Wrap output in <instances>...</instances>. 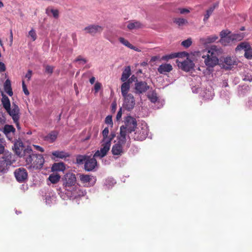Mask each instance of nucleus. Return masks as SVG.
<instances>
[{"label":"nucleus","instance_id":"nucleus-50","mask_svg":"<svg viewBox=\"0 0 252 252\" xmlns=\"http://www.w3.org/2000/svg\"><path fill=\"white\" fill-rule=\"evenodd\" d=\"M105 122L106 124H107L108 125H112L113 124L112 116H107L105 118Z\"/></svg>","mask_w":252,"mask_h":252},{"label":"nucleus","instance_id":"nucleus-27","mask_svg":"<svg viewBox=\"0 0 252 252\" xmlns=\"http://www.w3.org/2000/svg\"><path fill=\"white\" fill-rule=\"evenodd\" d=\"M58 132L52 131L44 137V140L49 143H53L57 139Z\"/></svg>","mask_w":252,"mask_h":252},{"label":"nucleus","instance_id":"nucleus-24","mask_svg":"<svg viewBox=\"0 0 252 252\" xmlns=\"http://www.w3.org/2000/svg\"><path fill=\"white\" fill-rule=\"evenodd\" d=\"M218 37L216 35L208 36L200 39V42L203 44H207L215 42Z\"/></svg>","mask_w":252,"mask_h":252},{"label":"nucleus","instance_id":"nucleus-23","mask_svg":"<svg viewBox=\"0 0 252 252\" xmlns=\"http://www.w3.org/2000/svg\"><path fill=\"white\" fill-rule=\"evenodd\" d=\"M224 63L226 68H231L233 65L237 63L236 60L234 57H227L224 59Z\"/></svg>","mask_w":252,"mask_h":252},{"label":"nucleus","instance_id":"nucleus-5","mask_svg":"<svg viewBox=\"0 0 252 252\" xmlns=\"http://www.w3.org/2000/svg\"><path fill=\"white\" fill-rule=\"evenodd\" d=\"M128 132L126 130H125V128L123 126L120 127V132L119 135L118 136V142L117 143L126 146V148L129 146V137L127 135Z\"/></svg>","mask_w":252,"mask_h":252},{"label":"nucleus","instance_id":"nucleus-16","mask_svg":"<svg viewBox=\"0 0 252 252\" xmlns=\"http://www.w3.org/2000/svg\"><path fill=\"white\" fill-rule=\"evenodd\" d=\"M149 88L145 82H137L135 84V90L136 94H142L146 92Z\"/></svg>","mask_w":252,"mask_h":252},{"label":"nucleus","instance_id":"nucleus-34","mask_svg":"<svg viewBox=\"0 0 252 252\" xmlns=\"http://www.w3.org/2000/svg\"><path fill=\"white\" fill-rule=\"evenodd\" d=\"M220 42L223 45L226 46L229 44H231L233 42V40L231 39V34L228 35L225 38L220 39Z\"/></svg>","mask_w":252,"mask_h":252},{"label":"nucleus","instance_id":"nucleus-21","mask_svg":"<svg viewBox=\"0 0 252 252\" xmlns=\"http://www.w3.org/2000/svg\"><path fill=\"white\" fill-rule=\"evenodd\" d=\"M86 194V191L83 189H80V187L78 185L77 186L75 189H74L72 191H71L70 194L68 195H70L72 197L76 198L78 197H81Z\"/></svg>","mask_w":252,"mask_h":252},{"label":"nucleus","instance_id":"nucleus-13","mask_svg":"<svg viewBox=\"0 0 252 252\" xmlns=\"http://www.w3.org/2000/svg\"><path fill=\"white\" fill-rule=\"evenodd\" d=\"M6 111L12 117L14 122L17 123L19 119V109L18 106L15 104L13 103L12 108L9 107Z\"/></svg>","mask_w":252,"mask_h":252},{"label":"nucleus","instance_id":"nucleus-2","mask_svg":"<svg viewBox=\"0 0 252 252\" xmlns=\"http://www.w3.org/2000/svg\"><path fill=\"white\" fill-rule=\"evenodd\" d=\"M220 53V49L215 45L211 46L207 51V54L204 55V63L208 67H214L218 63V56Z\"/></svg>","mask_w":252,"mask_h":252},{"label":"nucleus","instance_id":"nucleus-60","mask_svg":"<svg viewBox=\"0 0 252 252\" xmlns=\"http://www.w3.org/2000/svg\"><path fill=\"white\" fill-rule=\"evenodd\" d=\"M5 122L4 117L2 113L0 112V124H3Z\"/></svg>","mask_w":252,"mask_h":252},{"label":"nucleus","instance_id":"nucleus-30","mask_svg":"<svg viewBox=\"0 0 252 252\" xmlns=\"http://www.w3.org/2000/svg\"><path fill=\"white\" fill-rule=\"evenodd\" d=\"M2 99H1V102L3 105V107L4 108V109L6 110L9 109V107H10V100L8 98V97L3 95V94H2Z\"/></svg>","mask_w":252,"mask_h":252},{"label":"nucleus","instance_id":"nucleus-1","mask_svg":"<svg viewBox=\"0 0 252 252\" xmlns=\"http://www.w3.org/2000/svg\"><path fill=\"white\" fill-rule=\"evenodd\" d=\"M26 166L30 170L40 169L44 163V158L42 155L34 154L30 147H27L25 151Z\"/></svg>","mask_w":252,"mask_h":252},{"label":"nucleus","instance_id":"nucleus-10","mask_svg":"<svg viewBox=\"0 0 252 252\" xmlns=\"http://www.w3.org/2000/svg\"><path fill=\"white\" fill-rule=\"evenodd\" d=\"M79 178L85 186L91 187L93 186L95 183L96 179L93 176L88 175L80 174Z\"/></svg>","mask_w":252,"mask_h":252},{"label":"nucleus","instance_id":"nucleus-49","mask_svg":"<svg viewBox=\"0 0 252 252\" xmlns=\"http://www.w3.org/2000/svg\"><path fill=\"white\" fill-rule=\"evenodd\" d=\"M102 87L101 84L99 82H97L95 83L94 86V90L95 93H97L98 91L101 89Z\"/></svg>","mask_w":252,"mask_h":252},{"label":"nucleus","instance_id":"nucleus-26","mask_svg":"<svg viewBox=\"0 0 252 252\" xmlns=\"http://www.w3.org/2000/svg\"><path fill=\"white\" fill-rule=\"evenodd\" d=\"M130 89L129 82H124L121 86V93L123 96L129 95L128 91Z\"/></svg>","mask_w":252,"mask_h":252},{"label":"nucleus","instance_id":"nucleus-6","mask_svg":"<svg viewBox=\"0 0 252 252\" xmlns=\"http://www.w3.org/2000/svg\"><path fill=\"white\" fill-rule=\"evenodd\" d=\"M125 126H122L125 128V130H126L128 133H131L135 131L136 129L137 122L135 118L127 116L125 119Z\"/></svg>","mask_w":252,"mask_h":252},{"label":"nucleus","instance_id":"nucleus-20","mask_svg":"<svg viewBox=\"0 0 252 252\" xmlns=\"http://www.w3.org/2000/svg\"><path fill=\"white\" fill-rule=\"evenodd\" d=\"M125 146L118 143L114 144L112 148V153L114 156H120L124 152Z\"/></svg>","mask_w":252,"mask_h":252},{"label":"nucleus","instance_id":"nucleus-39","mask_svg":"<svg viewBox=\"0 0 252 252\" xmlns=\"http://www.w3.org/2000/svg\"><path fill=\"white\" fill-rule=\"evenodd\" d=\"M7 171V166L4 161L0 160V175L4 174Z\"/></svg>","mask_w":252,"mask_h":252},{"label":"nucleus","instance_id":"nucleus-11","mask_svg":"<svg viewBox=\"0 0 252 252\" xmlns=\"http://www.w3.org/2000/svg\"><path fill=\"white\" fill-rule=\"evenodd\" d=\"M13 149L15 154L19 157H24L25 158V151L27 148H25L23 142L21 141H17L15 142Z\"/></svg>","mask_w":252,"mask_h":252},{"label":"nucleus","instance_id":"nucleus-45","mask_svg":"<svg viewBox=\"0 0 252 252\" xmlns=\"http://www.w3.org/2000/svg\"><path fill=\"white\" fill-rule=\"evenodd\" d=\"M245 56L248 59H252V48L249 47L248 49L246 50L245 52Z\"/></svg>","mask_w":252,"mask_h":252},{"label":"nucleus","instance_id":"nucleus-62","mask_svg":"<svg viewBox=\"0 0 252 252\" xmlns=\"http://www.w3.org/2000/svg\"><path fill=\"white\" fill-rule=\"evenodd\" d=\"M10 43L9 45L11 46L12 45L13 43V33L12 30H10Z\"/></svg>","mask_w":252,"mask_h":252},{"label":"nucleus","instance_id":"nucleus-57","mask_svg":"<svg viewBox=\"0 0 252 252\" xmlns=\"http://www.w3.org/2000/svg\"><path fill=\"white\" fill-rule=\"evenodd\" d=\"M33 146L35 148V149H36V150L40 151L41 152H44V149L41 147L38 146V145H33Z\"/></svg>","mask_w":252,"mask_h":252},{"label":"nucleus","instance_id":"nucleus-15","mask_svg":"<svg viewBox=\"0 0 252 252\" xmlns=\"http://www.w3.org/2000/svg\"><path fill=\"white\" fill-rule=\"evenodd\" d=\"M94 156L93 158L88 157L85 162V169L88 171H92L97 166V161Z\"/></svg>","mask_w":252,"mask_h":252},{"label":"nucleus","instance_id":"nucleus-59","mask_svg":"<svg viewBox=\"0 0 252 252\" xmlns=\"http://www.w3.org/2000/svg\"><path fill=\"white\" fill-rule=\"evenodd\" d=\"M5 69V65L3 63L0 62V72L4 71Z\"/></svg>","mask_w":252,"mask_h":252},{"label":"nucleus","instance_id":"nucleus-48","mask_svg":"<svg viewBox=\"0 0 252 252\" xmlns=\"http://www.w3.org/2000/svg\"><path fill=\"white\" fill-rule=\"evenodd\" d=\"M229 35V32L228 31H222L220 33V39L225 38Z\"/></svg>","mask_w":252,"mask_h":252},{"label":"nucleus","instance_id":"nucleus-17","mask_svg":"<svg viewBox=\"0 0 252 252\" xmlns=\"http://www.w3.org/2000/svg\"><path fill=\"white\" fill-rule=\"evenodd\" d=\"M15 128L12 126L6 125L3 128V132L5 135L8 140L12 139L14 134Z\"/></svg>","mask_w":252,"mask_h":252},{"label":"nucleus","instance_id":"nucleus-51","mask_svg":"<svg viewBox=\"0 0 252 252\" xmlns=\"http://www.w3.org/2000/svg\"><path fill=\"white\" fill-rule=\"evenodd\" d=\"M116 183L114 180L112 179H108L106 181V184L107 186H113Z\"/></svg>","mask_w":252,"mask_h":252},{"label":"nucleus","instance_id":"nucleus-3","mask_svg":"<svg viewBox=\"0 0 252 252\" xmlns=\"http://www.w3.org/2000/svg\"><path fill=\"white\" fill-rule=\"evenodd\" d=\"M63 180V187L67 191L66 193L68 195L78 185L76 184L75 176L72 173H67L64 175Z\"/></svg>","mask_w":252,"mask_h":252},{"label":"nucleus","instance_id":"nucleus-36","mask_svg":"<svg viewBox=\"0 0 252 252\" xmlns=\"http://www.w3.org/2000/svg\"><path fill=\"white\" fill-rule=\"evenodd\" d=\"M27 37L31 39L32 41H34L37 38V34L36 31L33 29H32L28 32Z\"/></svg>","mask_w":252,"mask_h":252},{"label":"nucleus","instance_id":"nucleus-56","mask_svg":"<svg viewBox=\"0 0 252 252\" xmlns=\"http://www.w3.org/2000/svg\"><path fill=\"white\" fill-rule=\"evenodd\" d=\"M179 10L180 13L182 14L187 13L189 12V10L186 8H181V9H179Z\"/></svg>","mask_w":252,"mask_h":252},{"label":"nucleus","instance_id":"nucleus-58","mask_svg":"<svg viewBox=\"0 0 252 252\" xmlns=\"http://www.w3.org/2000/svg\"><path fill=\"white\" fill-rule=\"evenodd\" d=\"M122 108H120L117 114V116H116V119L117 120H119L121 119V118L122 117Z\"/></svg>","mask_w":252,"mask_h":252},{"label":"nucleus","instance_id":"nucleus-52","mask_svg":"<svg viewBox=\"0 0 252 252\" xmlns=\"http://www.w3.org/2000/svg\"><path fill=\"white\" fill-rule=\"evenodd\" d=\"M22 88H23V92H24V94L27 95H29V92L27 88V87H26L24 81H23V82H22Z\"/></svg>","mask_w":252,"mask_h":252},{"label":"nucleus","instance_id":"nucleus-38","mask_svg":"<svg viewBox=\"0 0 252 252\" xmlns=\"http://www.w3.org/2000/svg\"><path fill=\"white\" fill-rule=\"evenodd\" d=\"M249 47V46L248 44H247L245 42H242L240 43L236 48L235 50L236 51H240L241 50H244L246 52V50L248 49V48Z\"/></svg>","mask_w":252,"mask_h":252},{"label":"nucleus","instance_id":"nucleus-22","mask_svg":"<svg viewBox=\"0 0 252 252\" xmlns=\"http://www.w3.org/2000/svg\"><path fill=\"white\" fill-rule=\"evenodd\" d=\"M127 28L129 30H136L143 27V25L136 21H130L127 23Z\"/></svg>","mask_w":252,"mask_h":252},{"label":"nucleus","instance_id":"nucleus-25","mask_svg":"<svg viewBox=\"0 0 252 252\" xmlns=\"http://www.w3.org/2000/svg\"><path fill=\"white\" fill-rule=\"evenodd\" d=\"M52 154L55 158L62 159L65 158L69 156V154L68 153H66L63 151H54L52 152Z\"/></svg>","mask_w":252,"mask_h":252},{"label":"nucleus","instance_id":"nucleus-46","mask_svg":"<svg viewBox=\"0 0 252 252\" xmlns=\"http://www.w3.org/2000/svg\"><path fill=\"white\" fill-rule=\"evenodd\" d=\"M191 43H192V41H191V39L189 38V39H188L187 40H185L183 41L182 42L181 44L184 47H185L186 48H188V47H189L191 45Z\"/></svg>","mask_w":252,"mask_h":252},{"label":"nucleus","instance_id":"nucleus-42","mask_svg":"<svg viewBox=\"0 0 252 252\" xmlns=\"http://www.w3.org/2000/svg\"><path fill=\"white\" fill-rule=\"evenodd\" d=\"M109 134V129L108 127H105L102 131V135L103 139L102 141L110 142V139H108Z\"/></svg>","mask_w":252,"mask_h":252},{"label":"nucleus","instance_id":"nucleus-43","mask_svg":"<svg viewBox=\"0 0 252 252\" xmlns=\"http://www.w3.org/2000/svg\"><path fill=\"white\" fill-rule=\"evenodd\" d=\"M174 22L178 24L179 26H182L186 23H187V20L184 18H176L174 20Z\"/></svg>","mask_w":252,"mask_h":252},{"label":"nucleus","instance_id":"nucleus-31","mask_svg":"<svg viewBox=\"0 0 252 252\" xmlns=\"http://www.w3.org/2000/svg\"><path fill=\"white\" fill-rule=\"evenodd\" d=\"M53 171H63L65 169V166L63 162L54 163L52 168Z\"/></svg>","mask_w":252,"mask_h":252},{"label":"nucleus","instance_id":"nucleus-64","mask_svg":"<svg viewBox=\"0 0 252 252\" xmlns=\"http://www.w3.org/2000/svg\"><path fill=\"white\" fill-rule=\"evenodd\" d=\"M136 79V77L134 75H132L130 78L128 79V80L126 82H129V84L131 83L132 81H134L135 79Z\"/></svg>","mask_w":252,"mask_h":252},{"label":"nucleus","instance_id":"nucleus-61","mask_svg":"<svg viewBox=\"0 0 252 252\" xmlns=\"http://www.w3.org/2000/svg\"><path fill=\"white\" fill-rule=\"evenodd\" d=\"M5 152L4 145L0 143V154H3Z\"/></svg>","mask_w":252,"mask_h":252},{"label":"nucleus","instance_id":"nucleus-41","mask_svg":"<svg viewBox=\"0 0 252 252\" xmlns=\"http://www.w3.org/2000/svg\"><path fill=\"white\" fill-rule=\"evenodd\" d=\"M148 96L151 101L153 103L157 102L158 99L157 94L154 92L149 93Z\"/></svg>","mask_w":252,"mask_h":252},{"label":"nucleus","instance_id":"nucleus-47","mask_svg":"<svg viewBox=\"0 0 252 252\" xmlns=\"http://www.w3.org/2000/svg\"><path fill=\"white\" fill-rule=\"evenodd\" d=\"M88 157L85 156H80L77 158V161L78 163H82L84 161L85 162Z\"/></svg>","mask_w":252,"mask_h":252},{"label":"nucleus","instance_id":"nucleus-40","mask_svg":"<svg viewBox=\"0 0 252 252\" xmlns=\"http://www.w3.org/2000/svg\"><path fill=\"white\" fill-rule=\"evenodd\" d=\"M214 9H215V6H212V7H210L207 10L206 13L204 15V18L203 19L204 21H206L208 19V18H209L210 15L212 14Z\"/></svg>","mask_w":252,"mask_h":252},{"label":"nucleus","instance_id":"nucleus-19","mask_svg":"<svg viewBox=\"0 0 252 252\" xmlns=\"http://www.w3.org/2000/svg\"><path fill=\"white\" fill-rule=\"evenodd\" d=\"M173 69L172 66L169 63L161 64L158 68V71L160 74H166Z\"/></svg>","mask_w":252,"mask_h":252},{"label":"nucleus","instance_id":"nucleus-14","mask_svg":"<svg viewBox=\"0 0 252 252\" xmlns=\"http://www.w3.org/2000/svg\"><path fill=\"white\" fill-rule=\"evenodd\" d=\"M103 30V28L102 27L98 25L94 24L85 27L84 31H85L86 33L92 35H95L96 33H100Z\"/></svg>","mask_w":252,"mask_h":252},{"label":"nucleus","instance_id":"nucleus-29","mask_svg":"<svg viewBox=\"0 0 252 252\" xmlns=\"http://www.w3.org/2000/svg\"><path fill=\"white\" fill-rule=\"evenodd\" d=\"M131 74V70L129 66H127L124 70L121 77V81L126 82Z\"/></svg>","mask_w":252,"mask_h":252},{"label":"nucleus","instance_id":"nucleus-54","mask_svg":"<svg viewBox=\"0 0 252 252\" xmlns=\"http://www.w3.org/2000/svg\"><path fill=\"white\" fill-rule=\"evenodd\" d=\"M32 76V71L31 70H29L27 73L25 75V78L27 79L28 81H29Z\"/></svg>","mask_w":252,"mask_h":252},{"label":"nucleus","instance_id":"nucleus-28","mask_svg":"<svg viewBox=\"0 0 252 252\" xmlns=\"http://www.w3.org/2000/svg\"><path fill=\"white\" fill-rule=\"evenodd\" d=\"M4 91L9 95H13V92L12 91L11 82L9 79H7L4 84Z\"/></svg>","mask_w":252,"mask_h":252},{"label":"nucleus","instance_id":"nucleus-53","mask_svg":"<svg viewBox=\"0 0 252 252\" xmlns=\"http://www.w3.org/2000/svg\"><path fill=\"white\" fill-rule=\"evenodd\" d=\"M53 70V68L52 66L50 65H47L45 67V71L48 73H52Z\"/></svg>","mask_w":252,"mask_h":252},{"label":"nucleus","instance_id":"nucleus-9","mask_svg":"<svg viewBox=\"0 0 252 252\" xmlns=\"http://www.w3.org/2000/svg\"><path fill=\"white\" fill-rule=\"evenodd\" d=\"M14 175L19 182H24L28 178V173L24 168H19L14 171Z\"/></svg>","mask_w":252,"mask_h":252},{"label":"nucleus","instance_id":"nucleus-12","mask_svg":"<svg viewBox=\"0 0 252 252\" xmlns=\"http://www.w3.org/2000/svg\"><path fill=\"white\" fill-rule=\"evenodd\" d=\"M178 66L182 69L189 71L193 68L194 63L190 60L188 59L184 60V61H180L179 60L177 62Z\"/></svg>","mask_w":252,"mask_h":252},{"label":"nucleus","instance_id":"nucleus-4","mask_svg":"<svg viewBox=\"0 0 252 252\" xmlns=\"http://www.w3.org/2000/svg\"><path fill=\"white\" fill-rule=\"evenodd\" d=\"M134 139L137 140H143L148 135L149 132L148 127L146 123H142L135 129Z\"/></svg>","mask_w":252,"mask_h":252},{"label":"nucleus","instance_id":"nucleus-35","mask_svg":"<svg viewBox=\"0 0 252 252\" xmlns=\"http://www.w3.org/2000/svg\"><path fill=\"white\" fill-rule=\"evenodd\" d=\"M46 12L48 15H50V13L52 14L55 18H58L59 17V11L57 9L48 8L46 9Z\"/></svg>","mask_w":252,"mask_h":252},{"label":"nucleus","instance_id":"nucleus-7","mask_svg":"<svg viewBox=\"0 0 252 252\" xmlns=\"http://www.w3.org/2000/svg\"><path fill=\"white\" fill-rule=\"evenodd\" d=\"M111 144L110 142L102 141L101 146L99 150H97L94 154V157L100 158L105 156L110 150Z\"/></svg>","mask_w":252,"mask_h":252},{"label":"nucleus","instance_id":"nucleus-8","mask_svg":"<svg viewBox=\"0 0 252 252\" xmlns=\"http://www.w3.org/2000/svg\"><path fill=\"white\" fill-rule=\"evenodd\" d=\"M124 97L123 107L127 110H132L135 104V101L132 94L123 96Z\"/></svg>","mask_w":252,"mask_h":252},{"label":"nucleus","instance_id":"nucleus-44","mask_svg":"<svg viewBox=\"0 0 252 252\" xmlns=\"http://www.w3.org/2000/svg\"><path fill=\"white\" fill-rule=\"evenodd\" d=\"M75 62H78L80 64L83 65L87 63L86 59L82 57L81 56H78L75 60Z\"/></svg>","mask_w":252,"mask_h":252},{"label":"nucleus","instance_id":"nucleus-18","mask_svg":"<svg viewBox=\"0 0 252 252\" xmlns=\"http://www.w3.org/2000/svg\"><path fill=\"white\" fill-rule=\"evenodd\" d=\"M2 157V161H4L6 165L8 166L13 163L15 161L14 157L11 154V153L7 151L5 152Z\"/></svg>","mask_w":252,"mask_h":252},{"label":"nucleus","instance_id":"nucleus-63","mask_svg":"<svg viewBox=\"0 0 252 252\" xmlns=\"http://www.w3.org/2000/svg\"><path fill=\"white\" fill-rule=\"evenodd\" d=\"M115 134L114 132H111L110 135L108 136V139H110V143L111 144V140L115 137Z\"/></svg>","mask_w":252,"mask_h":252},{"label":"nucleus","instance_id":"nucleus-37","mask_svg":"<svg viewBox=\"0 0 252 252\" xmlns=\"http://www.w3.org/2000/svg\"><path fill=\"white\" fill-rule=\"evenodd\" d=\"M119 41L124 45L126 46L127 47L130 48V49H134V46L131 44L128 40L125 39L123 37H120L119 38Z\"/></svg>","mask_w":252,"mask_h":252},{"label":"nucleus","instance_id":"nucleus-33","mask_svg":"<svg viewBox=\"0 0 252 252\" xmlns=\"http://www.w3.org/2000/svg\"><path fill=\"white\" fill-rule=\"evenodd\" d=\"M244 35L242 33L231 34V39L233 42L239 41L243 39Z\"/></svg>","mask_w":252,"mask_h":252},{"label":"nucleus","instance_id":"nucleus-55","mask_svg":"<svg viewBox=\"0 0 252 252\" xmlns=\"http://www.w3.org/2000/svg\"><path fill=\"white\" fill-rule=\"evenodd\" d=\"M175 57V56H174V55H165L163 56L161 59L163 60L167 61L169 59H172Z\"/></svg>","mask_w":252,"mask_h":252},{"label":"nucleus","instance_id":"nucleus-32","mask_svg":"<svg viewBox=\"0 0 252 252\" xmlns=\"http://www.w3.org/2000/svg\"><path fill=\"white\" fill-rule=\"evenodd\" d=\"M60 176L57 174H51L49 178V180L53 184H56L58 182L60 179Z\"/></svg>","mask_w":252,"mask_h":252}]
</instances>
